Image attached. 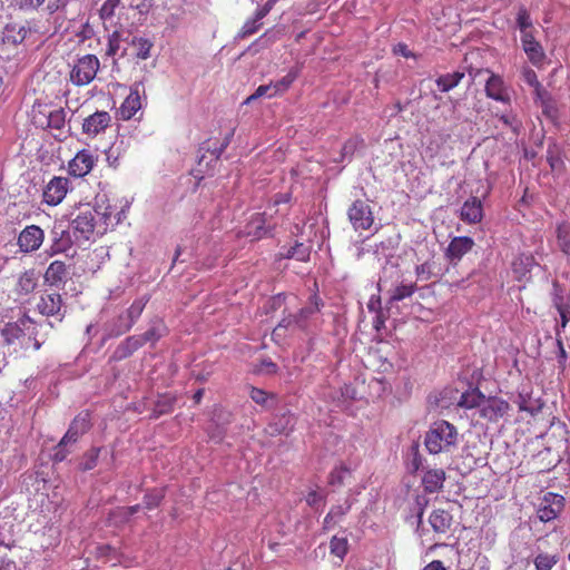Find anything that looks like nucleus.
<instances>
[{"instance_id": "f257e3e1", "label": "nucleus", "mask_w": 570, "mask_h": 570, "mask_svg": "<svg viewBox=\"0 0 570 570\" xmlns=\"http://www.w3.org/2000/svg\"><path fill=\"white\" fill-rule=\"evenodd\" d=\"M35 330V322L26 315L4 324L0 331L1 355L38 351L41 343L33 336Z\"/></svg>"}, {"instance_id": "f03ea898", "label": "nucleus", "mask_w": 570, "mask_h": 570, "mask_svg": "<svg viewBox=\"0 0 570 570\" xmlns=\"http://www.w3.org/2000/svg\"><path fill=\"white\" fill-rule=\"evenodd\" d=\"M459 444V431L455 425L445 421L433 422L424 435V446L430 454L453 452Z\"/></svg>"}, {"instance_id": "7ed1b4c3", "label": "nucleus", "mask_w": 570, "mask_h": 570, "mask_svg": "<svg viewBox=\"0 0 570 570\" xmlns=\"http://www.w3.org/2000/svg\"><path fill=\"white\" fill-rule=\"evenodd\" d=\"M320 313V298L314 297L311 305L302 307L296 313H287L283 316L281 322L274 328L272 336L275 340H281L287 333L295 334L297 332H308L313 327V321Z\"/></svg>"}, {"instance_id": "20e7f679", "label": "nucleus", "mask_w": 570, "mask_h": 570, "mask_svg": "<svg viewBox=\"0 0 570 570\" xmlns=\"http://www.w3.org/2000/svg\"><path fill=\"white\" fill-rule=\"evenodd\" d=\"M566 499L563 495L554 492H546L535 503V515L539 521L549 523L557 520L563 512Z\"/></svg>"}, {"instance_id": "39448f33", "label": "nucleus", "mask_w": 570, "mask_h": 570, "mask_svg": "<svg viewBox=\"0 0 570 570\" xmlns=\"http://www.w3.org/2000/svg\"><path fill=\"white\" fill-rule=\"evenodd\" d=\"M99 68L100 62L95 55H85L72 66L69 79L77 87L87 86L96 78Z\"/></svg>"}, {"instance_id": "423d86ee", "label": "nucleus", "mask_w": 570, "mask_h": 570, "mask_svg": "<svg viewBox=\"0 0 570 570\" xmlns=\"http://www.w3.org/2000/svg\"><path fill=\"white\" fill-rule=\"evenodd\" d=\"M96 209L90 205L80 206L71 220L73 235L77 239L89 240L97 227Z\"/></svg>"}, {"instance_id": "0eeeda50", "label": "nucleus", "mask_w": 570, "mask_h": 570, "mask_svg": "<svg viewBox=\"0 0 570 570\" xmlns=\"http://www.w3.org/2000/svg\"><path fill=\"white\" fill-rule=\"evenodd\" d=\"M73 246L71 233L67 226L56 224L49 233V245L45 249L46 257H53L65 254Z\"/></svg>"}, {"instance_id": "6e6552de", "label": "nucleus", "mask_w": 570, "mask_h": 570, "mask_svg": "<svg viewBox=\"0 0 570 570\" xmlns=\"http://www.w3.org/2000/svg\"><path fill=\"white\" fill-rule=\"evenodd\" d=\"M45 230L36 225H27L17 237V246L23 255L36 253L41 248L45 242Z\"/></svg>"}, {"instance_id": "1a4fd4ad", "label": "nucleus", "mask_w": 570, "mask_h": 570, "mask_svg": "<svg viewBox=\"0 0 570 570\" xmlns=\"http://www.w3.org/2000/svg\"><path fill=\"white\" fill-rule=\"evenodd\" d=\"M66 110L61 107L50 109L47 106H39L33 110V122L41 127L61 130L66 125Z\"/></svg>"}, {"instance_id": "9d476101", "label": "nucleus", "mask_w": 570, "mask_h": 570, "mask_svg": "<svg viewBox=\"0 0 570 570\" xmlns=\"http://www.w3.org/2000/svg\"><path fill=\"white\" fill-rule=\"evenodd\" d=\"M70 187L67 177L55 176L43 187L42 202L48 206L59 205L66 197Z\"/></svg>"}, {"instance_id": "9b49d317", "label": "nucleus", "mask_w": 570, "mask_h": 570, "mask_svg": "<svg viewBox=\"0 0 570 570\" xmlns=\"http://www.w3.org/2000/svg\"><path fill=\"white\" fill-rule=\"evenodd\" d=\"M97 160V156L83 148L68 161V174L75 178H83L94 169Z\"/></svg>"}, {"instance_id": "f8f14e48", "label": "nucleus", "mask_w": 570, "mask_h": 570, "mask_svg": "<svg viewBox=\"0 0 570 570\" xmlns=\"http://www.w3.org/2000/svg\"><path fill=\"white\" fill-rule=\"evenodd\" d=\"M348 219L355 230H367L374 223V216L370 205L357 199L348 208Z\"/></svg>"}, {"instance_id": "ddd939ff", "label": "nucleus", "mask_w": 570, "mask_h": 570, "mask_svg": "<svg viewBox=\"0 0 570 570\" xmlns=\"http://www.w3.org/2000/svg\"><path fill=\"white\" fill-rule=\"evenodd\" d=\"M510 410L511 405L508 401L498 396H489L485 397L481 406L480 416L491 423H497L504 417Z\"/></svg>"}, {"instance_id": "4468645a", "label": "nucleus", "mask_w": 570, "mask_h": 570, "mask_svg": "<svg viewBox=\"0 0 570 570\" xmlns=\"http://www.w3.org/2000/svg\"><path fill=\"white\" fill-rule=\"evenodd\" d=\"M513 402L518 405L520 412H527L532 416L537 415L544 405L540 397L533 396V387L530 383L520 386Z\"/></svg>"}, {"instance_id": "2eb2a0df", "label": "nucleus", "mask_w": 570, "mask_h": 570, "mask_svg": "<svg viewBox=\"0 0 570 570\" xmlns=\"http://www.w3.org/2000/svg\"><path fill=\"white\" fill-rule=\"evenodd\" d=\"M111 125V116L108 111H96L82 121V132L89 138H95L106 131Z\"/></svg>"}, {"instance_id": "dca6fc26", "label": "nucleus", "mask_w": 570, "mask_h": 570, "mask_svg": "<svg viewBox=\"0 0 570 570\" xmlns=\"http://www.w3.org/2000/svg\"><path fill=\"white\" fill-rule=\"evenodd\" d=\"M475 243L470 236H455L453 237L445 252L444 256L452 265H458L465 254L472 250Z\"/></svg>"}, {"instance_id": "f3484780", "label": "nucleus", "mask_w": 570, "mask_h": 570, "mask_svg": "<svg viewBox=\"0 0 570 570\" xmlns=\"http://www.w3.org/2000/svg\"><path fill=\"white\" fill-rule=\"evenodd\" d=\"M37 311L43 316H57L59 321L65 316L62 297L58 293H43L36 304Z\"/></svg>"}, {"instance_id": "a211bd4d", "label": "nucleus", "mask_w": 570, "mask_h": 570, "mask_svg": "<svg viewBox=\"0 0 570 570\" xmlns=\"http://www.w3.org/2000/svg\"><path fill=\"white\" fill-rule=\"evenodd\" d=\"M141 91L144 86L141 82H135L130 87V92L119 107V116L122 120H130L142 107Z\"/></svg>"}, {"instance_id": "6ab92c4d", "label": "nucleus", "mask_w": 570, "mask_h": 570, "mask_svg": "<svg viewBox=\"0 0 570 570\" xmlns=\"http://www.w3.org/2000/svg\"><path fill=\"white\" fill-rule=\"evenodd\" d=\"M91 426L90 414L88 412L79 413L70 423L69 429L59 442L60 448L76 443L81 435L89 431Z\"/></svg>"}, {"instance_id": "aec40b11", "label": "nucleus", "mask_w": 570, "mask_h": 570, "mask_svg": "<svg viewBox=\"0 0 570 570\" xmlns=\"http://www.w3.org/2000/svg\"><path fill=\"white\" fill-rule=\"evenodd\" d=\"M147 302L148 298L145 297L134 301L129 308L118 316L116 321L118 323V327L117 330H114V332L119 335L129 331L140 317Z\"/></svg>"}, {"instance_id": "412c9836", "label": "nucleus", "mask_w": 570, "mask_h": 570, "mask_svg": "<svg viewBox=\"0 0 570 570\" xmlns=\"http://www.w3.org/2000/svg\"><path fill=\"white\" fill-rule=\"evenodd\" d=\"M488 72L490 73V77L485 82L487 97L500 101L502 104H510V92L504 83L503 78L490 70H488Z\"/></svg>"}, {"instance_id": "4be33fe9", "label": "nucleus", "mask_w": 570, "mask_h": 570, "mask_svg": "<svg viewBox=\"0 0 570 570\" xmlns=\"http://www.w3.org/2000/svg\"><path fill=\"white\" fill-rule=\"evenodd\" d=\"M155 327L149 328L141 335L129 336L118 348L119 356H128L135 353L146 342H154L159 338Z\"/></svg>"}, {"instance_id": "5701e85b", "label": "nucleus", "mask_w": 570, "mask_h": 570, "mask_svg": "<svg viewBox=\"0 0 570 570\" xmlns=\"http://www.w3.org/2000/svg\"><path fill=\"white\" fill-rule=\"evenodd\" d=\"M521 42L530 62L534 66L542 65L546 59V53L540 42L534 39L532 31H527L521 35Z\"/></svg>"}, {"instance_id": "b1692460", "label": "nucleus", "mask_w": 570, "mask_h": 570, "mask_svg": "<svg viewBox=\"0 0 570 570\" xmlns=\"http://www.w3.org/2000/svg\"><path fill=\"white\" fill-rule=\"evenodd\" d=\"M460 218L466 224H479L483 219V205L480 198L472 196L466 199L460 212Z\"/></svg>"}, {"instance_id": "393cba45", "label": "nucleus", "mask_w": 570, "mask_h": 570, "mask_svg": "<svg viewBox=\"0 0 570 570\" xmlns=\"http://www.w3.org/2000/svg\"><path fill=\"white\" fill-rule=\"evenodd\" d=\"M429 523L438 535L446 534L453 524V515L445 509H434L429 515Z\"/></svg>"}, {"instance_id": "a878e982", "label": "nucleus", "mask_w": 570, "mask_h": 570, "mask_svg": "<svg viewBox=\"0 0 570 570\" xmlns=\"http://www.w3.org/2000/svg\"><path fill=\"white\" fill-rule=\"evenodd\" d=\"M69 271L63 261L56 259L47 267L43 278L51 286H59L66 283Z\"/></svg>"}, {"instance_id": "bb28decb", "label": "nucleus", "mask_w": 570, "mask_h": 570, "mask_svg": "<svg viewBox=\"0 0 570 570\" xmlns=\"http://www.w3.org/2000/svg\"><path fill=\"white\" fill-rule=\"evenodd\" d=\"M445 479L443 469H430L422 476V487L426 493H436L443 489Z\"/></svg>"}, {"instance_id": "cd10ccee", "label": "nucleus", "mask_w": 570, "mask_h": 570, "mask_svg": "<svg viewBox=\"0 0 570 570\" xmlns=\"http://www.w3.org/2000/svg\"><path fill=\"white\" fill-rule=\"evenodd\" d=\"M92 208L97 210L96 214L99 215L102 220L104 232L109 226H115L120 222L118 213H116V209L108 204L105 196L102 198L96 197V205Z\"/></svg>"}, {"instance_id": "c85d7f7f", "label": "nucleus", "mask_w": 570, "mask_h": 570, "mask_svg": "<svg viewBox=\"0 0 570 570\" xmlns=\"http://www.w3.org/2000/svg\"><path fill=\"white\" fill-rule=\"evenodd\" d=\"M29 29L18 23H8L2 32V41L6 45L18 46L22 43Z\"/></svg>"}, {"instance_id": "c756f323", "label": "nucleus", "mask_w": 570, "mask_h": 570, "mask_svg": "<svg viewBox=\"0 0 570 570\" xmlns=\"http://www.w3.org/2000/svg\"><path fill=\"white\" fill-rule=\"evenodd\" d=\"M353 480V472L344 462L336 464L328 475V483L333 487H344Z\"/></svg>"}, {"instance_id": "7c9ffc66", "label": "nucleus", "mask_w": 570, "mask_h": 570, "mask_svg": "<svg viewBox=\"0 0 570 570\" xmlns=\"http://www.w3.org/2000/svg\"><path fill=\"white\" fill-rule=\"evenodd\" d=\"M38 286V276L35 269H28L21 273L16 284V293L18 295H29Z\"/></svg>"}, {"instance_id": "2f4dec72", "label": "nucleus", "mask_w": 570, "mask_h": 570, "mask_svg": "<svg viewBox=\"0 0 570 570\" xmlns=\"http://www.w3.org/2000/svg\"><path fill=\"white\" fill-rule=\"evenodd\" d=\"M484 400L485 395L478 387H474L461 394L458 405L466 410L476 407L481 410Z\"/></svg>"}, {"instance_id": "473e14b6", "label": "nucleus", "mask_w": 570, "mask_h": 570, "mask_svg": "<svg viewBox=\"0 0 570 570\" xmlns=\"http://www.w3.org/2000/svg\"><path fill=\"white\" fill-rule=\"evenodd\" d=\"M351 510V503L346 501L344 504L333 505L323 521V529H333Z\"/></svg>"}, {"instance_id": "72a5a7b5", "label": "nucleus", "mask_w": 570, "mask_h": 570, "mask_svg": "<svg viewBox=\"0 0 570 570\" xmlns=\"http://www.w3.org/2000/svg\"><path fill=\"white\" fill-rule=\"evenodd\" d=\"M249 397L263 409H273L277 403V395L263 389L250 386Z\"/></svg>"}, {"instance_id": "f704fd0d", "label": "nucleus", "mask_w": 570, "mask_h": 570, "mask_svg": "<svg viewBox=\"0 0 570 570\" xmlns=\"http://www.w3.org/2000/svg\"><path fill=\"white\" fill-rule=\"evenodd\" d=\"M533 265V257L531 255H519L512 262V272L515 279L523 281L528 277Z\"/></svg>"}, {"instance_id": "c9c22d12", "label": "nucleus", "mask_w": 570, "mask_h": 570, "mask_svg": "<svg viewBox=\"0 0 570 570\" xmlns=\"http://www.w3.org/2000/svg\"><path fill=\"white\" fill-rule=\"evenodd\" d=\"M464 76L465 75L462 71L441 75L436 78L435 83L442 92H448L455 88L464 78Z\"/></svg>"}, {"instance_id": "e433bc0d", "label": "nucleus", "mask_w": 570, "mask_h": 570, "mask_svg": "<svg viewBox=\"0 0 570 570\" xmlns=\"http://www.w3.org/2000/svg\"><path fill=\"white\" fill-rule=\"evenodd\" d=\"M127 41L122 37V32L115 30L112 33L108 36V43L106 49V55L108 57H115L119 55L120 57L125 56L126 49L121 47V42Z\"/></svg>"}, {"instance_id": "4c0bfd02", "label": "nucleus", "mask_w": 570, "mask_h": 570, "mask_svg": "<svg viewBox=\"0 0 570 570\" xmlns=\"http://www.w3.org/2000/svg\"><path fill=\"white\" fill-rule=\"evenodd\" d=\"M299 72H301V68H298V67L292 68L287 72V75H285L282 79H279L277 81H272L273 87H274L273 94H276V96H277V95H282L285 91H287L291 88V86L293 85V82L299 76Z\"/></svg>"}, {"instance_id": "58836bf2", "label": "nucleus", "mask_w": 570, "mask_h": 570, "mask_svg": "<svg viewBox=\"0 0 570 570\" xmlns=\"http://www.w3.org/2000/svg\"><path fill=\"white\" fill-rule=\"evenodd\" d=\"M279 256L285 259L294 258L298 262H308L311 257V247L303 243H296L286 252V254L281 253Z\"/></svg>"}, {"instance_id": "ea45409f", "label": "nucleus", "mask_w": 570, "mask_h": 570, "mask_svg": "<svg viewBox=\"0 0 570 570\" xmlns=\"http://www.w3.org/2000/svg\"><path fill=\"white\" fill-rule=\"evenodd\" d=\"M130 45L135 49L136 58L140 60H146L150 57V50L154 45L148 38L132 37L130 40Z\"/></svg>"}, {"instance_id": "a19ab883", "label": "nucleus", "mask_w": 570, "mask_h": 570, "mask_svg": "<svg viewBox=\"0 0 570 570\" xmlns=\"http://www.w3.org/2000/svg\"><path fill=\"white\" fill-rule=\"evenodd\" d=\"M265 218L264 214H256L247 226V235L254 239H261L268 234V230L264 227Z\"/></svg>"}, {"instance_id": "79ce46f5", "label": "nucleus", "mask_w": 570, "mask_h": 570, "mask_svg": "<svg viewBox=\"0 0 570 570\" xmlns=\"http://www.w3.org/2000/svg\"><path fill=\"white\" fill-rule=\"evenodd\" d=\"M559 560V553L539 552L535 556L533 563L535 570H552Z\"/></svg>"}, {"instance_id": "37998d69", "label": "nucleus", "mask_w": 570, "mask_h": 570, "mask_svg": "<svg viewBox=\"0 0 570 570\" xmlns=\"http://www.w3.org/2000/svg\"><path fill=\"white\" fill-rule=\"evenodd\" d=\"M252 372L261 376H273L279 372V366L273 361L262 358L259 363L253 366Z\"/></svg>"}, {"instance_id": "c03bdc74", "label": "nucleus", "mask_w": 570, "mask_h": 570, "mask_svg": "<svg viewBox=\"0 0 570 570\" xmlns=\"http://www.w3.org/2000/svg\"><path fill=\"white\" fill-rule=\"evenodd\" d=\"M165 498L164 489H153L144 495V504L148 510L157 508Z\"/></svg>"}, {"instance_id": "a18cd8bd", "label": "nucleus", "mask_w": 570, "mask_h": 570, "mask_svg": "<svg viewBox=\"0 0 570 570\" xmlns=\"http://www.w3.org/2000/svg\"><path fill=\"white\" fill-rule=\"evenodd\" d=\"M331 553L338 557L341 560L348 551V543L346 538L333 537L330 542Z\"/></svg>"}, {"instance_id": "49530a36", "label": "nucleus", "mask_w": 570, "mask_h": 570, "mask_svg": "<svg viewBox=\"0 0 570 570\" xmlns=\"http://www.w3.org/2000/svg\"><path fill=\"white\" fill-rule=\"evenodd\" d=\"M416 291V284L410 283V284H401L396 286L391 295V299L399 302L404 298H407L414 294Z\"/></svg>"}, {"instance_id": "de8ad7c7", "label": "nucleus", "mask_w": 570, "mask_h": 570, "mask_svg": "<svg viewBox=\"0 0 570 570\" xmlns=\"http://www.w3.org/2000/svg\"><path fill=\"white\" fill-rule=\"evenodd\" d=\"M554 306L560 316V325L566 330L570 322V306L563 302L562 297L559 296L554 298Z\"/></svg>"}, {"instance_id": "09e8293b", "label": "nucleus", "mask_w": 570, "mask_h": 570, "mask_svg": "<svg viewBox=\"0 0 570 570\" xmlns=\"http://www.w3.org/2000/svg\"><path fill=\"white\" fill-rule=\"evenodd\" d=\"M364 146V139L361 136H353L342 146V156H353L354 153Z\"/></svg>"}, {"instance_id": "8fccbe9b", "label": "nucleus", "mask_w": 570, "mask_h": 570, "mask_svg": "<svg viewBox=\"0 0 570 570\" xmlns=\"http://www.w3.org/2000/svg\"><path fill=\"white\" fill-rule=\"evenodd\" d=\"M101 449L100 448H91L89 451H87L83 455V462L81 463V470L82 471H89L96 468L98 463V458L100 454Z\"/></svg>"}, {"instance_id": "3c124183", "label": "nucleus", "mask_w": 570, "mask_h": 570, "mask_svg": "<svg viewBox=\"0 0 570 570\" xmlns=\"http://www.w3.org/2000/svg\"><path fill=\"white\" fill-rule=\"evenodd\" d=\"M124 510H126V507H117L110 510L108 521L117 527L127 523L130 520V517L128 513H125Z\"/></svg>"}, {"instance_id": "603ef678", "label": "nucleus", "mask_w": 570, "mask_h": 570, "mask_svg": "<svg viewBox=\"0 0 570 570\" xmlns=\"http://www.w3.org/2000/svg\"><path fill=\"white\" fill-rule=\"evenodd\" d=\"M558 243L564 254H570V227L560 225L558 227Z\"/></svg>"}, {"instance_id": "864d4df0", "label": "nucleus", "mask_w": 570, "mask_h": 570, "mask_svg": "<svg viewBox=\"0 0 570 570\" xmlns=\"http://www.w3.org/2000/svg\"><path fill=\"white\" fill-rule=\"evenodd\" d=\"M517 23L521 31V35H523L527 31H531L532 21L528 10L524 7H521L518 11Z\"/></svg>"}, {"instance_id": "5fc2aeb1", "label": "nucleus", "mask_w": 570, "mask_h": 570, "mask_svg": "<svg viewBox=\"0 0 570 570\" xmlns=\"http://www.w3.org/2000/svg\"><path fill=\"white\" fill-rule=\"evenodd\" d=\"M119 4L120 0H106L99 10L100 18L104 20L110 19Z\"/></svg>"}, {"instance_id": "6e6d98bb", "label": "nucleus", "mask_w": 570, "mask_h": 570, "mask_svg": "<svg viewBox=\"0 0 570 570\" xmlns=\"http://www.w3.org/2000/svg\"><path fill=\"white\" fill-rule=\"evenodd\" d=\"M274 91V87H273V83L269 82L268 85H261L253 95H250L248 98H247V102L254 100V99H257V98H261V97H268V98H273L276 96V94H273Z\"/></svg>"}, {"instance_id": "4d7b16f0", "label": "nucleus", "mask_w": 570, "mask_h": 570, "mask_svg": "<svg viewBox=\"0 0 570 570\" xmlns=\"http://www.w3.org/2000/svg\"><path fill=\"white\" fill-rule=\"evenodd\" d=\"M261 20H256V16H254V19L247 20L244 26L240 29L239 36L242 38H246L248 36L254 35L258 29L261 28L262 23H259Z\"/></svg>"}, {"instance_id": "13d9d810", "label": "nucleus", "mask_w": 570, "mask_h": 570, "mask_svg": "<svg viewBox=\"0 0 570 570\" xmlns=\"http://www.w3.org/2000/svg\"><path fill=\"white\" fill-rule=\"evenodd\" d=\"M68 2L69 0H45L42 9L49 14H53L55 12L65 9Z\"/></svg>"}, {"instance_id": "bf43d9fd", "label": "nucleus", "mask_w": 570, "mask_h": 570, "mask_svg": "<svg viewBox=\"0 0 570 570\" xmlns=\"http://www.w3.org/2000/svg\"><path fill=\"white\" fill-rule=\"evenodd\" d=\"M523 78H524V81L528 85L534 87L538 96H540V91L542 89V86H541L540 81L538 80L535 71L530 69V68L524 69Z\"/></svg>"}, {"instance_id": "052dcab7", "label": "nucleus", "mask_w": 570, "mask_h": 570, "mask_svg": "<svg viewBox=\"0 0 570 570\" xmlns=\"http://www.w3.org/2000/svg\"><path fill=\"white\" fill-rule=\"evenodd\" d=\"M21 10H38L45 6V0H14Z\"/></svg>"}, {"instance_id": "680f3d73", "label": "nucleus", "mask_w": 570, "mask_h": 570, "mask_svg": "<svg viewBox=\"0 0 570 570\" xmlns=\"http://www.w3.org/2000/svg\"><path fill=\"white\" fill-rule=\"evenodd\" d=\"M175 402V396H164V400L157 403L156 409L159 414L170 412L174 407Z\"/></svg>"}, {"instance_id": "e2e57ef3", "label": "nucleus", "mask_w": 570, "mask_h": 570, "mask_svg": "<svg viewBox=\"0 0 570 570\" xmlns=\"http://www.w3.org/2000/svg\"><path fill=\"white\" fill-rule=\"evenodd\" d=\"M233 135H234V129H232V131L224 138V141L219 147L214 148L213 150L207 148V150L210 151V154L213 155L215 160H218L220 158L222 154L229 145Z\"/></svg>"}, {"instance_id": "0e129e2a", "label": "nucleus", "mask_w": 570, "mask_h": 570, "mask_svg": "<svg viewBox=\"0 0 570 570\" xmlns=\"http://www.w3.org/2000/svg\"><path fill=\"white\" fill-rule=\"evenodd\" d=\"M233 135H234V129H232V131L224 138V141L219 147L214 148L213 150L207 148V150L210 151V154L213 155L215 160H218L220 158L222 154L229 145Z\"/></svg>"}, {"instance_id": "69168bd1", "label": "nucleus", "mask_w": 570, "mask_h": 570, "mask_svg": "<svg viewBox=\"0 0 570 570\" xmlns=\"http://www.w3.org/2000/svg\"><path fill=\"white\" fill-rule=\"evenodd\" d=\"M277 1L278 0H267L263 7L257 9L255 11L256 20H262L263 18H265L277 3Z\"/></svg>"}, {"instance_id": "338daca9", "label": "nucleus", "mask_w": 570, "mask_h": 570, "mask_svg": "<svg viewBox=\"0 0 570 570\" xmlns=\"http://www.w3.org/2000/svg\"><path fill=\"white\" fill-rule=\"evenodd\" d=\"M341 394L344 401H354L358 399L356 389L351 384H345L341 389Z\"/></svg>"}, {"instance_id": "774afa93", "label": "nucleus", "mask_w": 570, "mask_h": 570, "mask_svg": "<svg viewBox=\"0 0 570 570\" xmlns=\"http://www.w3.org/2000/svg\"><path fill=\"white\" fill-rule=\"evenodd\" d=\"M128 3L139 12H144L150 7V0H128Z\"/></svg>"}]
</instances>
